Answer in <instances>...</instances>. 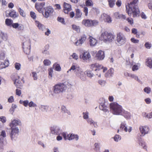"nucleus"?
Masks as SVG:
<instances>
[{"label":"nucleus","mask_w":152,"mask_h":152,"mask_svg":"<svg viewBox=\"0 0 152 152\" xmlns=\"http://www.w3.org/2000/svg\"><path fill=\"white\" fill-rule=\"evenodd\" d=\"M4 58V53L2 51H0V59L3 60Z\"/></svg>","instance_id":"nucleus-64"},{"label":"nucleus","mask_w":152,"mask_h":152,"mask_svg":"<svg viewBox=\"0 0 152 152\" xmlns=\"http://www.w3.org/2000/svg\"><path fill=\"white\" fill-rule=\"evenodd\" d=\"M126 42V39L124 34L121 32L117 34L116 43L118 45L124 44Z\"/></svg>","instance_id":"nucleus-6"},{"label":"nucleus","mask_w":152,"mask_h":152,"mask_svg":"<svg viewBox=\"0 0 152 152\" xmlns=\"http://www.w3.org/2000/svg\"><path fill=\"white\" fill-rule=\"evenodd\" d=\"M53 72V69L52 68H50L48 69L49 77L50 78L52 77V75Z\"/></svg>","instance_id":"nucleus-57"},{"label":"nucleus","mask_w":152,"mask_h":152,"mask_svg":"<svg viewBox=\"0 0 152 152\" xmlns=\"http://www.w3.org/2000/svg\"><path fill=\"white\" fill-rule=\"evenodd\" d=\"M71 56L74 59L76 60H77L79 58L77 55L75 53H73Z\"/></svg>","instance_id":"nucleus-49"},{"label":"nucleus","mask_w":152,"mask_h":152,"mask_svg":"<svg viewBox=\"0 0 152 152\" xmlns=\"http://www.w3.org/2000/svg\"><path fill=\"white\" fill-rule=\"evenodd\" d=\"M61 67L58 64H56L55 67V70L58 71H60L61 70Z\"/></svg>","instance_id":"nucleus-62"},{"label":"nucleus","mask_w":152,"mask_h":152,"mask_svg":"<svg viewBox=\"0 0 152 152\" xmlns=\"http://www.w3.org/2000/svg\"><path fill=\"white\" fill-rule=\"evenodd\" d=\"M43 63L45 65L48 66L51 64V61L48 59H46L44 60Z\"/></svg>","instance_id":"nucleus-44"},{"label":"nucleus","mask_w":152,"mask_h":152,"mask_svg":"<svg viewBox=\"0 0 152 152\" xmlns=\"http://www.w3.org/2000/svg\"><path fill=\"white\" fill-rule=\"evenodd\" d=\"M42 54L46 56H47L50 55V53L49 50L47 51H42Z\"/></svg>","instance_id":"nucleus-60"},{"label":"nucleus","mask_w":152,"mask_h":152,"mask_svg":"<svg viewBox=\"0 0 152 152\" xmlns=\"http://www.w3.org/2000/svg\"><path fill=\"white\" fill-rule=\"evenodd\" d=\"M94 150L96 151L99 150L100 148V143H95L94 144Z\"/></svg>","instance_id":"nucleus-47"},{"label":"nucleus","mask_w":152,"mask_h":152,"mask_svg":"<svg viewBox=\"0 0 152 152\" xmlns=\"http://www.w3.org/2000/svg\"><path fill=\"white\" fill-rule=\"evenodd\" d=\"M144 91L147 94H149L151 92V88L149 87H146L144 89Z\"/></svg>","instance_id":"nucleus-48"},{"label":"nucleus","mask_w":152,"mask_h":152,"mask_svg":"<svg viewBox=\"0 0 152 152\" xmlns=\"http://www.w3.org/2000/svg\"><path fill=\"white\" fill-rule=\"evenodd\" d=\"M40 110L42 112H47L49 110V107L47 105H40L39 106Z\"/></svg>","instance_id":"nucleus-27"},{"label":"nucleus","mask_w":152,"mask_h":152,"mask_svg":"<svg viewBox=\"0 0 152 152\" xmlns=\"http://www.w3.org/2000/svg\"><path fill=\"white\" fill-rule=\"evenodd\" d=\"M132 66H133L132 68V71H134L137 70L138 69V67L140 66V64L139 63H137V64H134Z\"/></svg>","instance_id":"nucleus-39"},{"label":"nucleus","mask_w":152,"mask_h":152,"mask_svg":"<svg viewBox=\"0 0 152 152\" xmlns=\"http://www.w3.org/2000/svg\"><path fill=\"white\" fill-rule=\"evenodd\" d=\"M61 134L64 138L65 140H69L68 135H69V134H68L67 132H62Z\"/></svg>","instance_id":"nucleus-50"},{"label":"nucleus","mask_w":152,"mask_h":152,"mask_svg":"<svg viewBox=\"0 0 152 152\" xmlns=\"http://www.w3.org/2000/svg\"><path fill=\"white\" fill-rule=\"evenodd\" d=\"M114 71V69L113 68H110L107 71V72L105 73V77H112L113 75Z\"/></svg>","instance_id":"nucleus-23"},{"label":"nucleus","mask_w":152,"mask_h":152,"mask_svg":"<svg viewBox=\"0 0 152 152\" xmlns=\"http://www.w3.org/2000/svg\"><path fill=\"white\" fill-rule=\"evenodd\" d=\"M0 136L1 137H2L4 139L6 137V133L5 130H3L1 131L0 134Z\"/></svg>","instance_id":"nucleus-45"},{"label":"nucleus","mask_w":152,"mask_h":152,"mask_svg":"<svg viewBox=\"0 0 152 152\" xmlns=\"http://www.w3.org/2000/svg\"><path fill=\"white\" fill-rule=\"evenodd\" d=\"M23 48L24 52L28 54L30 52V41L28 39L23 43Z\"/></svg>","instance_id":"nucleus-9"},{"label":"nucleus","mask_w":152,"mask_h":152,"mask_svg":"<svg viewBox=\"0 0 152 152\" xmlns=\"http://www.w3.org/2000/svg\"><path fill=\"white\" fill-rule=\"evenodd\" d=\"M98 83L102 87L105 86L106 84V81L104 80H99L98 81Z\"/></svg>","instance_id":"nucleus-38"},{"label":"nucleus","mask_w":152,"mask_h":152,"mask_svg":"<svg viewBox=\"0 0 152 152\" xmlns=\"http://www.w3.org/2000/svg\"><path fill=\"white\" fill-rule=\"evenodd\" d=\"M21 83V81H19L18 79H15V80L14 84L17 87L20 85Z\"/></svg>","instance_id":"nucleus-55"},{"label":"nucleus","mask_w":152,"mask_h":152,"mask_svg":"<svg viewBox=\"0 0 152 152\" xmlns=\"http://www.w3.org/2000/svg\"><path fill=\"white\" fill-rule=\"evenodd\" d=\"M99 107L100 110L104 112L108 111V108L105 104L104 101L103 103L100 104Z\"/></svg>","instance_id":"nucleus-26"},{"label":"nucleus","mask_w":152,"mask_h":152,"mask_svg":"<svg viewBox=\"0 0 152 152\" xmlns=\"http://www.w3.org/2000/svg\"><path fill=\"white\" fill-rule=\"evenodd\" d=\"M115 36L112 34L107 31L102 33L99 37L100 39L105 42H110L113 41Z\"/></svg>","instance_id":"nucleus-4"},{"label":"nucleus","mask_w":152,"mask_h":152,"mask_svg":"<svg viewBox=\"0 0 152 152\" xmlns=\"http://www.w3.org/2000/svg\"><path fill=\"white\" fill-rule=\"evenodd\" d=\"M13 23V21L9 18L6 19L5 20V24L7 26H11Z\"/></svg>","instance_id":"nucleus-31"},{"label":"nucleus","mask_w":152,"mask_h":152,"mask_svg":"<svg viewBox=\"0 0 152 152\" xmlns=\"http://www.w3.org/2000/svg\"><path fill=\"white\" fill-rule=\"evenodd\" d=\"M44 13H43V15L45 18H48L51 16L54 10L51 6H49L44 8Z\"/></svg>","instance_id":"nucleus-8"},{"label":"nucleus","mask_w":152,"mask_h":152,"mask_svg":"<svg viewBox=\"0 0 152 152\" xmlns=\"http://www.w3.org/2000/svg\"><path fill=\"white\" fill-rule=\"evenodd\" d=\"M110 111L114 115L124 116L126 119L130 118V113L125 110L122 107L116 102H113L110 104Z\"/></svg>","instance_id":"nucleus-1"},{"label":"nucleus","mask_w":152,"mask_h":152,"mask_svg":"<svg viewBox=\"0 0 152 152\" xmlns=\"http://www.w3.org/2000/svg\"><path fill=\"white\" fill-rule=\"evenodd\" d=\"M9 14L10 17L14 18L17 17L18 16V13L13 10H11V12L9 13Z\"/></svg>","instance_id":"nucleus-30"},{"label":"nucleus","mask_w":152,"mask_h":152,"mask_svg":"<svg viewBox=\"0 0 152 152\" xmlns=\"http://www.w3.org/2000/svg\"><path fill=\"white\" fill-rule=\"evenodd\" d=\"M145 48L147 49H150L151 47V45L148 42L145 43Z\"/></svg>","instance_id":"nucleus-58"},{"label":"nucleus","mask_w":152,"mask_h":152,"mask_svg":"<svg viewBox=\"0 0 152 152\" xmlns=\"http://www.w3.org/2000/svg\"><path fill=\"white\" fill-rule=\"evenodd\" d=\"M89 44L91 47L95 46L97 42V40L95 39L91 36L89 37Z\"/></svg>","instance_id":"nucleus-25"},{"label":"nucleus","mask_w":152,"mask_h":152,"mask_svg":"<svg viewBox=\"0 0 152 152\" xmlns=\"http://www.w3.org/2000/svg\"><path fill=\"white\" fill-rule=\"evenodd\" d=\"M72 28L73 30L77 32H79L80 31V28L79 26H77L75 25H73L72 26Z\"/></svg>","instance_id":"nucleus-42"},{"label":"nucleus","mask_w":152,"mask_h":152,"mask_svg":"<svg viewBox=\"0 0 152 152\" xmlns=\"http://www.w3.org/2000/svg\"><path fill=\"white\" fill-rule=\"evenodd\" d=\"M0 37L4 40L6 41L7 39V34L4 32L1 31L0 32Z\"/></svg>","instance_id":"nucleus-32"},{"label":"nucleus","mask_w":152,"mask_h":152,"mask_svg":"<svg viewBox=\"0 0 152 152\" xmlns=\"http://www.w3.org/2000/svg\"><path fill=\"white\" fill-rule=\"evenodd\" d=\"M51 133L54 135H58L61 134L62 130L58 126H54L50 128Z\"/></svg>","instance_id":"nucleus-10"},{"label":"nucleus","mask_w":152,"mask_h":152,"mask_svg":"<svg viewBox=\"0 0 152 152\" xmlns=\"http://www.w3.org/2000/svg\"><path fill=\"white\" fill-rule=\"evenodd\" d=\"M138 0H132L128 5L126 6V11L129 16H131L132 14L134 18L139 16L140 11L137 5Z\"/></svg>","instance_id":"nucleus-3"},{"label":"nucleus","mask_w":152,"mask_h":152,"mask_svg":"<svg viewBox=\"0 0 152 152\" xmlns=\"http://www.w3.org/2000/svg\"><path fill=\"white\" fill-rule=\"evenodd\" d=\"M28 106L30 107H35L37 106V105L32 101L29 102Z\"/></svg>","instance_id":"nucleus-53"},{"label":"nucleus","mask_w":152,"mask_h":152,"mask_svg":"<svg viewBox=\"0 0 152 152\" xmlns=\"http://www.w3.org/2000/svg\"><path fill=\"white\" fill-rule=\"evenodd\" d=\"M101 17L105 22L108 23H110L112 22L110 17L105 13H103L101 16Z\"/></svg>","instance_id":"nucleus-20"},{"label":"nucleus","mask_w":152,"mask_h":152,"mask_svg":"<svg viewBox=\"0 0 152 152\" xmlns=\"http://www.w3.org/2000/svg\"><path fill=\"white\" fill-rule=\"evenodd\" d=\"M0 121L3 123H5L6 121V118L4 116H1L0 117Z\"/></svg>","instance_id":"nucleus-61"},{"label":"nucleus","mask_w":152,"mask_h":152,"mask_svg":"<svg viewBox=\"0 0 152 152\" xmlns=\"http://www.w3.org/2000/svg\"><path fill=\"white\" fill-rule=\"evenodd\" d=\"M63 7L64 12L66 14H68V12L72 10L71 5L65 2H64Z\"/></svg>","instance_id":"nucleus-19"},{"label":"nucleus","mask_w":152,"mask_h":152,"mask_svg":"<svg viewBox=\"0 0 152 152\" xmlns=\"http://www.w3.org/2000/svg\"><path fill=\"white\" fill-rule=\"evenodd\" d=\"M135 63L133 61L130 62L129 59L126 60V65H130V66H132Z\"/></svg>","instance_id":"nucleus-52"},{"label":"nucleus","mask_w":152,"mask_h":152,"mask_svg":"<svg viewBox=\"0 0 152 152\" xmlns=\"http://www.w3.org/2000/svg\"><path fill=\"white\" fill-rule=\"evenodd\" d=\"M21 122L18 118L12 120L11 122L9 124V126L10 127H18V126H21Z\"/></svg>","instance_id":"nucleus-11"},{"label":"nucleus","mask_w":152,"mask_h":152,"mask_svg":"<svg viewBox=\"0 0 152 152\" xmlns=\"http://www.w3.org/2000/svg\"><path fill=\"white\" fill-rule=\"evenodd\" d=\"M85 4L87 6L91 7L93 6L94 4L91 0H86Z\"/></svg>","instance_id":"nucleus-36"},{"label":"nucleus","mask_w":152,"mask_h":152,"mask_svg":"<svg viewBox=\"0 0 152 152\" xmlns=\"http://www.w3.org/2000/svg\"><path fill=\"white\" fill-rule=\"evenodd\" d=\"M11 132L10 134L11 139L12 140L15 137L18 136L19 132L18 127H11Z\"/></svg>","instance_id":"nucleus-12"},{"label":"nucleus","mask_w":152,"mask_h":152,"mask_svg":"<svg viewBox=\"0 0 152 152\" xmlns=\"http://www.w3.org/2000/svg\"><path fill=\"white\" fill-rule=\"evenodd\" d=\"M141 138L139 137L137 138V141L139 142V144L140 145H141L143 148L145 149H146V147L145 146V143L142 141H141Z\"/></svg>","instance_id":"nucleus-34"},{"label":"nucleus","mask_w":152,"mask_h":152,"mask_svg":"<svg viewBox=\"0 0 152 152\" xmlns=\"http://www.w3.org/2000/svg\"><path fill=\"white\" fill-rule=\"evenodd\" d=\"M96 57L97 59L99 60H103L105 57L104 52L101 50H99L96 53Z\"/></svg>","instance_id":"nucleus-18"},{"label":"nucleus","mask_w":152,"mask_h":152,"mask_svg":"<svg viewBox=\"0 0 152 152\" xmlns=\"http://www.w3.org/2000/svg\"><path fill=\"white\" fill-rule=\"evenodd\" d=\"M61 110L62 113H66L68 115H71V113L67 109L65 106H62L61 107Z\"/></svg>","instance_id":"nucleus-33"},{"label":"nucleus","mask_w":152,"mask_h":152,"mask_svg":"<svg viewBox=\"0 0 152 152\" xmlns=\"http://www.w3.org/2000/svg\"><path fill=\"white\" fill-rule=\"evenodd\" d=\"M80 58L84 61L89 60L91 58V55L89 52L86 51H84L80 56Z\"/></svg>","instance_id":"nucleus-15"},{"label":"nucleus","mask_w":152,"mask_h":152,"mask_svg":"<svg viewBox=\"0 0 152 152\" xmlns=\"http://www.w3.org/2000/svg\"><path fill=\"white\" fill-rule=\"evenodd\" d=\"M87 122L92 126L96 128L98 126L97 122L95 121L92 118H90L88 120H87Z\"/></svg>","instance_id":"nucleus-21"},{"label":"nucleus","mask_w":152,"mask_h":152,"mask_svg":"<svg viewBox=\"0 0 152 152\" xmlns=\"http://www.w3.org/2000/svg\"><path fill=\"white\" fill-rule=\"evenodd\" d=\"M115 0H109L108 1L110 7H112L115 5Z\"/></svg>","instance_id":"nucleus-46"},{"label":"nucleus","mask_w":152,"mask_h":152,"mask_svg":"<svg viewBox=\"0 0 152 152\" xmlns=\"http://www.w3.org/2000/svg\"><path fill=\"white\" fill-rule=\"evenodd\" d=\"M86 39V35L85 34H83L80 37V38L77 41L75 44L77 46H81L84 43Z\"/></svg>","instance_id":"nucleus-14"},{"label":"nucleus","mask_w":152,"mask_h":152,"mask_svg":"<svg viewBox=\"0 0 152 152\" xmlns=\"http://www.w3.org/2000/svg\"><path fill=\"white\" fill-rule=\"evenodd\" d=\"M30 14L31 17L34 19H36V15L35 13L33 12H30Z\"/></svg>","instance_id":"nucleus-63"},{"label":"nucleus","mask_w":152,"mask_h":152,"mask_svg":"<svg viewBox=\"0 0 152 152\" xmlns=\"http://www.w3.org/2000/svg\"><path fill=\"white\" fill-rule=\"evenodd\" d=\"M98 21L96 20H92L91 19H84L82 21V24L86 27H90L97 25Z\"/></svg>","instance_id":"nucleus-7"},{"label":"nucleus","mask_w":152,"mask_h":152,"mask_svg":"<svg viewBox=\"0 0 152 152\" xmlns=\"http://www.w3.org/2000/svg\"><path fill=\"white\" fill-rule=\"evenodd\" d=\"M145 64L148 67L152 69V60L151 58H148L146 59Z\"/></svg>","instance_id":"nucleus-29"},{"label":"nucleus","mask_w":152,"mask_h":152,"mask_svg":"<svg viewBox=\"0 0 152 152\" xmlns=\"http://www.w3.org/2000/svg\"><path fill=\"white\" fill-rule=\"evenodd\" d=\"M145 117L148 118H152V112L149 113H145L144 114Z\"/></svg>","instance_id":"nucleus-54"},{"label":"nucleus","mask_w":152,"mask_h":152,"mask_svg":"<svg viewBox=\"0 0 152 152\" xmlns=\"http://www.w3.org/2000/svg\"><path fill=\"white\" fill-rule=\"evenodd\" d=\"M113 139L115 141L117 142L120 140L121 139V138L120 136L117 134L115 135L113 137Z\"/></svg>","instance_id":"nucleus-43"},{"label":"nucleus","mask_w":152,"mask_h":152,"mask_svg":"<svg viewBox=\"0 0 152 152\" xmlns=\"http://www.w3.org/2000/svg\"><path fill=\"white\" fill-rule=\"evenodd\" d=\"M69 72H74L77 77H80L83 81L85 80H86V77L84 76V74L86 75L88 77L90 78L93 77L94 75L92 72L90 71H86L85 72H84L81 69L79 66L73 64L72 66L70 69L67 71V73Z\"/></svg>","instance_id":"nucleus-2"},{"label":"nucleus","mask_w":152,"mask_h":152,"mask_svg":"<svg viewBox=\"0 0 152 152\" xmlns=\"http://www.w3.org/2000/svg\"><path fill=\"white\" fill-rule=\"evenodd\" d=\"M83 115L84 119L87 120L89 119L90 118H89V113L88 112L86 111L85 112H83Z\"/></svg>","instance_id":"nucleus-40"},{"label":"nucleus","mask_w":152,"mask_h":152,"mask_svg":"<svg viewBox=\"0 0 152 152\" xmlns=\"http://www.w3.org/2000/svg\"><path fill=\"white\" fill-rule=\"evenodd\" d=\"M35 25L39 30L42 31H45L46 27L45 26L37 20H35Z\"/></svg>","instance_id":"nucleus-22"},{"label":"nucleus","mask_w":152,"mask_h":152,"mask_svg":"<svg viewBox=\"0 0 152 152\" xmlns=\"http://www.w3.org/2000/svg\"><path fill=\"white\" fill-rule=\"evenodd\" d=\"M14 65L15 68L16 70H18L20 69L21 67V65L20 64L18 63H15Z\"/></svg>","instance_id":"nucleus-51"},{"label":"nucleus","mask_w":152,"mask_h":152,"mask_svg":"<svg viewBox=\"0 0 152 152\" xmlns=\"http://www.w3.org/2000/svg\"><path fill=\"white\" fill-rule=\"evenodd\" d=\"M66 88V84L64 83H59L54 85L53 90L55 94H59L65 92Z\"/></svg>","instance_id":"nucleus-5"},{"label":"nucleus","mask_w":152,"mask_h":152,"mask_svg":"<svg viewBox=\"0 0 152 152\" xmlns=\"http://www.w3.org/2000/svg\"><path fill=\"white\" fill-rule=\"evenodd\" d=\"M97 64H95L91 65V68L92 69V70H94L95 69L97 68Z\"/></svg>","instance_id":"nucleus-59"},{"label":"nucleus","mask_w":152,"mask_h":152,"mask_svg":"<svg viewBox=\"0 0 152 152\" xmlns=\"http://www.w3.org/2000/svg\"><path fill=\"white\" fill-rule=\"evenodd\" d=\"M76 14L75 15V18H81L82 13L80 10L79 9H76Z\"/></svg>","instance_id":"nucleus-35"},{"label":"nucleus","mask_w":152,"mask_h":152,"mask_svg":"<svg viewBox=\"0 0 152 152\" xmlns=\"http://www.w3.org/2000/svg\"><path fill=\"white\" fill-rule=\"evenodd\" d=\"M130 77L133 79H134V80H137L138 82L141 83V81L139 79L138 77L136 75L131 74L130 75Z\"/></svg>","instance_id":"nucleus-37"},{"label":"nucleus","mask_w":152,"mask_h":152,"mask_svg":"<svg viewBox=\"0 0 152 152\" xmlns=\"http://www.w3.org/2000/svg\"><path fill=\"white\" fill-rule=\"evenodd\" d=\"M120 129L122 131H124L125 132H127L128 131L129 132H130L132 131V127H129L128 129L126 124L125 122H122L120 125Z\"/></svg>","instance_id":"nucleus-16"},{"label":"nucleus","mask_w":152,"mask_h":152,"mask_svg":"<svg viewBox=\"0 0 152 152\" xmlns=\"http://www.w3.org/2000/svg\"><path fill=\"white\" fill-rule=\"evenodd\" d=\"M103 68V66L102 65L97 64V68L95 69V71H99L100 69H102Z\"/></svg>","instance_id":"nucleus-56"},{"label":"nucleus","mask_w":152,"mask_h":152,"mask_svg":"<svg viewBox=\"0 0 152 152\" xmlns=\"http://www.w3.org/2000/svg\"><path fill=\"white\" fill-rule=\"evenodd\" d=\"M139 130L141 134V136H144L148 134L150 130V128L148 126H141L139 128Z\"/></svg>","instance_id":"nucleus-13"},{"label":"nucleus","mask_w":152,"mask_h":152,"mask_svg":"<svg viewBox=\"0 0 152 152\" xmlns=\"http://www.w3.org/2000/svg\"><path fill=\"white\" fill-rule=\"evenodd\" d=\"M7 144V142L4 141V139L2 137H0V151H2L4 149V147Z\"/></svg>","instance_id":"nucleus-28"},{"label":"nucleus","mask_w":152,"mask_h":152,"mask_svg":"<svg viewBox=\"0 0 152 152\" xmlns=\"http://www.w3.org/2000/svg\"><path fill=\"white\" fill-rule=\"evenodd\" d=\"M68 136L69 140H74L76 141H77L79 139V136L77 134H69Z\"/></svg>","instance_id":"nucleus-24"},{"label":"nucleus","mask_w":152,"mask_h":152,"mask_svg":"<svg viewBox=\"0 0 152 152\" xmlns=\"http://www.w3.org/2000/svg\"><path fill=\"white\" fill-rule=\"evenodd\" d=\"M57 20L58 21L61 23L63 25L66 24V23L64 18L58 17L57 18Z\"/></svg>","instance_id":"nucleus-41"},{"label":"nucleus","mask_w":152,"mask_h":152,"mask_svg":"<svg viewBox=\"0 0 152 152\" xmlns=\"http://www.w3.org/2000/svg\"><path fill=\"white\" fill-rule=\"evenodd\" d=\"M45 2L36 3L35 4L36 9L40 13L42 12V9L45 5Z\"/></svg>","instance_id":"nucleus-17"}]
</instances>
